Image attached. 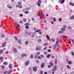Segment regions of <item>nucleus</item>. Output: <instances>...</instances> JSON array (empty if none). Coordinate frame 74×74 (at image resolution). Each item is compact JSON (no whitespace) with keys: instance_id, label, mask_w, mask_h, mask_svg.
Listing matches in <instances>:
<instances>
[{"instance_id":"obj_23","label":"nucleus","mask_w":74,"mask_h":74,"mask_svg":"<svg viewBox=\"0 0 74 74\" xmlns=\"http://www.w3.org/2000/svg\"><path fill=\"white\" fill-rule=\"evenodd\" d=\"M33 58H34V56L32 54H31L30 56V58L31 59H33Z\"/></svg>"},{"instance_id":"obj_25","label":"nucleus","mask_w":74,"mask_h":74,"mask_svg":"<svg viewBox=\"0 0 74 74\" xmlns=\"http://www.w3.org/2000/svg\"><path fill=\"white\" fill-rule=\"evenodd\" d=\"M28 41H26L25 42V45H27L28 44Z\"/></svg>"},{"instance_id":"obj_43","label":"nucleus","mask_w":74,"mask_h":74,"mask_svg":"<svg viewBox=\"0 0 74 74\" xmlns=\"http://www.w3.org/2000/svg\"><path fill=\"white\" fill-rule=\"evenodd\" d=\"M2 59H3V57H0V60H2Z\"/></svg>"},{"instance_id":"obj_57","label":"nucleus","mask_w":74,"mask_h":74,"mask_svg":"<svg viewBox=\"0 0 74 74\" xmlns=\"http://www.w3.org/2000/svg\"><path fill=\"white\" fill-rule=\"evenodd\" d=\"M48 68L50 69L51 68V65H48Z\"/></svg>"},{"instance_id":"obj_28","label":"nucleus","mask_w":74,"mask_h":74,"mask_svg":"<svg viewBox=\"0 0 74 74\" xmlns=\"http://www.w3.org/2000/svg\"><path fill=\"white\" fill-rule=\"evenodd\" d=\"M25 29H29V27L28 26H26L25 27Z\"/></svg>"},{"instance_id":"obj_9","label":"nucleus","mask_w":74,"mask_h":74,"mask_svg":"<svg viewBox=\"0 0 74 74\" xmlns=\"http://www.w3.org/2000/svg\"><path fill=\"white\" fill-rule=\"evenodd\" d=\"M6 45V42H4L2 45V47H4Z\"/></svg>"},{"instance_id":"obj_59","label":"nucleus","mask_w":74,"mask_h":74,"mask_svg":"<svg viewBox=\"0 0 74 74\" xmlns=\"http://www.w3.org/2000/svg\"><path fill=\"white\" fill-rule=\"evenodd\" d=\"M4 67H5L3 65L2 66V69H4Z\"/></svg>"},{"instance_id":"obj_49","label":"nucleus","mask_w":74,"mask_h":74,"mask_svg":"<svg viewBox=\"0 0 74 74\" xmlns=\"http://www.w3.org/2000/svg\"><path fill=\"white\" fill-rule=\"evenodd\" d=\"M25 14H28V13H29V11H26L25 12Z\"/></svg>"},{"instance_id":"obj_29","label":"nucleus","mask_w":74,"mask_h":74,"mask_svg":"<svg viewBox=\"0 0 74 74\" xmlns=\"http://www.w3.org/2000/svg\"><path fill=\"white\" fill-rule=\"evenodd\" d=\"M67 29H68L69 30H71V26H69L68 27Z\"/></svg>"},{"instance_id":"obj_31","label":"nucleus","mask_w":74,"mask_h":74,"mask_svg":"<svg viewBox=\"0 0 74 74\" xmlns=\"http://www.w3.org/2000/svg\"><path fill=\"white\" fill-rule=\"evenodd\" d=\"M64 1H65L64 0H62L61 1V4H63V3H64Z\"/></svg>"},{"instance_id":"obj_47","label":"nucleus","mask_w":74,"mask_h":74,"mask_svg":"<svg viewBox=\"0 0 74 74\" xmlns=\"http://www.w3.org/2000/svg\"><path fill=\"white\" fill-rule=\"evenodd\" d=\"M47 51L48 52H51V49H48V50Z\"/></svg>"},{"instance_id":"obj_63","label":"nucleus","mask_w":74,"mask_h":74,"mask_svg":"<svg viewBox=\"0 0 74 74\" xmlns=\"http://www.w3.org/2000/svg\"><path fill=\"white\" fill-rule=\"evenodd\" d=\"M51 23L52 24H54V23H53V21H51Z\"/></svg>"},{"instance_id":"obj_44","label":"nucleus","mask_w":74,"mask_h":74,"mask_svg":"<svg viewBox=\"0 0 74 74\" xmlns=\"http://www.w3.org/2000/svg\"><path fill=\"white\" fill-rule=\"evenodd\" d=\"M40 56L41 57V58H44V56L42 55H40Z\"/></svg>"},{"instance_id":"obj_53","label":"nucleus","mask_w":74,"mask_h":74,"mask_svg":"<svg viewBox=\"0 0 74 74\" xmlns=\"http://www.w3.org/2000/svg\"><path fill=\"white\" fill-rule=\"evenodd\" d=\"M51 40H52V41L53 42H55V40L52 39Z\"/></svg>"},{"instance_id":"obj_50","label":"nucleus","mask_w":74,"mask_h":74,"mask_svg":"<svg viewBox=\"0 0 74 74\" xmlns=\"http://www.w3.org/2000/svg\"><path fill=\"white\" fill-rule=\"evenodd\" d=\"M7 71H5L4 72H3V73L4 74H7Z\"/></svg>"},{"instance_id":"obj_52","label":"nucleus","mask_w":74,"mask_h":74,"mask_svg":"<svg viewBox=\"0 0 74 74\" xmlns=\"http://www.w3.org/2000/svg\"><path fill=\"white\" fill-rule=\"evenodd\" d=\"M56 46L54 45L53 47V48L54 49H55V48H56Z\"/></svg>"},{"instance_id":"obj_36","label":"nucleus","mask_w":74,"mask_h":74,"mask_svg":"<svg viewBox=\"0 0 74 74\" xmlns=\"http://www.w3.org/2000/svg\"><path fill=\"white\" fill-rule=\"evenodd\" d=\"M68 64H72V63H71V61H69L68 62Z\"/></svg>"},{"instance_id":"obj_5","label":"nucleus","mask_w":74,"mask_h":74,"mask_svg":"<svg viewBox=\"0 0 74 74\" xmlns=\"http://www.w3.org/2000/svg\"><path fill=\"white\" fill-rule=\"evenodd\" d=\"M40 67L41 68H43V67H45V64L44 63H42L40 65Z\"/></svg>"},{"instance_id":"obj_30","label":"nucleus","mask_w":74,"mask_h":74,"mask_svg":"<svg viewBox=\"0 0 74 74\" xmlns=\"http://www.w3.org/2000/svg\"><path fill=\"white\" fill-rule=\"evenodd\" d=\"M23 21L24 22H26V21H27V20H26V18H24L23 20Z\"/></svg>"},{"instance_id":"obj_2","label":"nucleus","mask_w":74,"mask_h":74,"mask_svg":"<svg viewBox=\"0 0 74 74\" xmlns=\"http://www.w3.org/2000/svg\"><path fill=\"white\" fill-rule=\"evenodd\" d=\"M33 70L34 72L37 71V67L36 66H34L33 68Z\"/></svg>"},{"instance_id":"obj_33","label":"nucleus","mask_w":74,"mask_h":74,"mask_svg":"<svg viewBox=\"0 0 74 74\" xmlns=\"http://www.w3.org/2000/svg\"><path fill=\"white\" fill-rule=\"evenodd\" d=\"M8 8H10V9H12V7H11L10 5H8Z\"/></svg>"},{"instance_id":"obj_6","label":"nucleus","mask_w":74,"mask_h":74,"mask_svg":"<svg viewBox=\"0 0 74 74\" xmlns=\"http://www.w3.org/2000/svg\"><path fill=\"white\" fill-rule=\"evenodd\" d=\"M60 42V41L59 39H57V41L56 42V45H58V44H59Z\"/></svg>"},{"instance_id":"obj_18","label":"nucleus","mask_w":74,"mask_h":74,"mask_svg":"<svg viewBox=\"0 0 74 74\" xmlns=\"http://www.w3.org/2000/svg\"><path fill=\"white\" fill-rule=\"evenodd\" d=\"M37 3H39V4H41V0H38Z\"/></svg>"},{"instance_id":"obj_35","label":"nucleus","mask_w":74,"mask_h":74,"mask_svg":"<svg viewBox=\"0 0 74 74\" xmlns=\"http://www.w3.org/2000/svg\"><path fill=\"white\" fill-rule=\"evenodd\" d=\"M18 43L19 44H21V41L20 40H18Z\"/></svg>"},{"instance_id":"obj_58","label":"nucleus","mask_w":74,"mask_h":74,"mask_svg":"<svg viewBox=\"0 0 74 74\" xmlns=\"http://www.w3.org/2000/svg\"><path fill=\"white\" fill-rule=\"evenodd\" d=\"M20 23H23V21H20Z\"/></svg>"},{"instance_id":"obj_62","label":"nucleus","mask_w":74,"mask_h":74,"mask_svg":"<svg viewBox=\"0 0 74 74\" xmlns=\"http://www.w3.org/2000/svg\"><path fill=\"white\" fill-rule=\"evenodd\" d=\"M40 74H43V72H42V71H40Z\"/></svg>"},{"instance_id":"obj_32","label":"nucleus","mask_w":74,"mask_h":74,"mask_svg":"<svg viewBox=\"0 0 74 74\" xmlns=\"http://www.w3.org/2000/svg\"><path fill=\"white\" fill-rule=\"evenodd\" d=\"M3 53V50L2 49H1L0 51V54H1V53Z\"/></svg>"},{"instance_id":"obj_24","label":"nucleus","mask_w":74,"mask_h":74,"mask_svg":"<svg viewBox=\"0 0 74 74\" xmlns=\"http://www.w3.org/2000/svg\"><path fill=\"white\" fill-rule=\"evenodd\" d=\"M66 66H67V68H68V69H70L71 68L69 65H67Z\"/></svg>"},{"instance_id":"obj_3","label":"nucleus","mask_w":74,"mask_h":74,"mask_svg":"<svg viewBox=\"0 0 74 74\" xmlns=\"http://www.w3.org/2000/svg\"><path fill=\"white\" fill-rule=\"evenodd\" d=\"M13 50L14 53H17V52H18V51H17V49H16V48H13Z\"/></svg>"},{"instance_id":"obj_15","label":"nucleus","mask_w":74,"mask_h":74,"mask_svg":"<svg viewBox=\"0 0 74 74\" xmlns=\"http://www.w3.org/2000/svg\"><path fill=\"white\" fill-rule=\"evenodd\" d=\"M37 41L38 42H41L42 41V40L40 39H38L37 40Z\"/></svg>"},{"instance_id":"obj_38","label":"nucleus","mask_w":74,"mask_h":74,"mask_svg":"<svg viewBox=\"0 0 74 74\" xmlns=\"http://www.w3.org/2000/svg\"><path fill=\"white\" fill-rule=\"evenodd\" d=\"M63 27L64 28V29H66V28L67 27V26H66V25L63 26Z\"/></svg>"},{"instance_id":"obj_26","label":"nucleus","mask_w":74,"mask_h":74,"mask_svg":"<svg viewBox=\"0 0 74 74\" xmlns=\"http://www.w3.org/2000/svg\"><path fill=\"white\" fill-rule=\"evenodd\" d=\"M49 64L50 65H51V67L53 66V63H52V62H50L49 63Z\"/></svg>"},{"instance_id":"obj_39","label":"nucleus","mask_w":74,"mask_h":74,"mask_svg":"<svg viewBox=\"0 0 74 74\" xmlns=\"http://www.w3.org/2000/svg\"><path fill=\"white\" fill-rule=\"evenodd\" d=\"M14 38H15L16 40V41H18V38L17 37H14Z\"/></svg>"},{"instance_id":"obj_54","label":"nucleus","mask_w":74,"mask_h":74,"mask_svg":"<svg viewBox=\"0 0 74 74\" xmlns=\"http://www.w3.org/2000/svg\"><path fill=\"white\" fill-rule=\"evenodd\" d=\"M34 58H35V59H37V56H35Z\"/></svg>"},{"instance_id":"obj_46","label":"nucleus","mask_w":74,"mask_h":74,"mask_svg":"<svg viewBox=\"0 0 74 74\" xmlns=\"http://www.w3.org/2000/svg\"><path fill=\"white\" fill-rule=\"evenodd\" d=\"M2 37L3 38H4V37H5V35L4 34L2 35Z\"/></svg>"},{"instance_id":"obj_41","label":"nucleus","mask_w":74,"mask_h":74,"mask_svg":"<svg viewBox=\"0 0 74 74\" xmlns=\"http://www.w3.org/2000/svg\"><path fill=\"white\" fill-rule=\"evenodd\" d=\"M37 4L38 6H39V7H40V6H41V5H40V4L39 3H37Z\"/></svg>"},{"instance_id":"obj_14","label":"nucleus","mask_w":74,"mask_h":74,"mask_svg":"<svg viewBox=\"0 0 74 74\" xmlns=\"http://www.w3.org/2000/svg\"><path fill=\"white\" fill-rule=\"evenodd\" d=\"M61 30L62 32H65V31H66V29L63 28H61Z\"/></svg>"},{"instance_id":"obj_64","label":"nucleus","mask_w":74,"mask_h":74,"mask_svg":"<svg viewBox=\"0 0 74 74\" xmlns=\"http://www.w3.org/2000/svg\"><path fill=\"white\" fill-rule=\"evenodd\" d=\"M74 72H72L71 73V74H74Z\"/></svg>"},{"instance_id":"obj_37","label":"nucleus","mask_w":74,"mask_h":74,"mask_svg":"<svg viewBox=\"0 0 74 74\" xmlns=\"http://www.w3.org/2000/svg\"><path fill=\"white\" fill-rule=\"evenodd\" d=\"M29 9H30V8H26L25 10L27 11V10H29Z\"/></svg>"},{"instance_id":"obj_19","label":"nucleus","mask_w":74,"mask_h":74,"mask_svg":"<svg viewBox=\"0 0 74 74\" xmlns=\"http://www.w3.org/2000/svg\"><path fill=\"white\" fill-rule=\"evenodd\" d=\"M58 33L59 34H62L63 33V32L62 31H59L58 32Z\"/></svg>"},{"instance_id":"obj_61","label":"nucleus","mask_w":74,"mask_h":74,"mask_svg":"<svg viewBox=\"0 0 74 74\" xmlns=\"http://www.w3.org/2000/svg\"><path fill=\"white\" fill-rule=\"evenodd\" d=\"M8 53H9V52L8 51H6V52H5V53L6 54H7Z\"/></svg>"},{"instance_id":"obj_27","label":"nucleus","mask_w":74,"mask_h":74,"mask_svg":"<svg viewBox=\"0 0 74 74\" xmlns=\"http://www.w3.org/2000/svg\"><path fill=\"white\" fill-rule=\"evenodd\" d=\"M57 61V59H56L55 61V63L56 64H57L58 63V62Z\"/></svg>"},{"instance_id":"obj_40","label":"nucleus","mask_w":74,"mask_h":74,"mask_svg":"<svg viewBox=\"0 0 74 74\" xmlns=\"http://www.w3.org/2000/svg\"><path fill=\"white\" fill-rule=\"evenodd\" d=\"M53 21L54 22H56V18H53Z\"/></svg>"},{"instance_id":"obj_13","label":"nucleus","mask_w":74,"mask_h":74,"mask_svg":"<svg viewBox=\"0 0 74 74\" xmlns=\"http://www.w3.org/2000/svg\"><path fill=\"white\" fill-rule=\"evenodd\" d=\"M46 37L47 39L48 40H49V41H50V38L49 37V36H48L47 35H46Z\"/></svg>"},{"instance_id":"obj_48","label":"nucleus","mask_w":74,"mask_h":74,"mask_svg":"<svg viewBox=\"0 0 74 74\" xmlns=\"http://www.w3.org/2000/svg\"><path fill=\"white\" fill-rule=\"evenodd\" d=\"M59 21H60V22H61V21H62V18H60L59 19Z\"/></svg>"},{"instance_id":"obj_12","label":"nucleus","mask_w":74,"mask_h":74,"mask_svg":"<svg viewBox=\"0 0 74 74\" xmlns=\"http://www.w3.org/2000/svg\"><path fill=\"white\" fill-rule=\"evenodd\" d=\"M16 7H17V8L19 7V8L20 9H21L22 8V5H21L19 6L18 5H16Z\"/></svg>"},{"instance_id":"obj_56","label":"nucleus","mask_w":74,"mask_h":74,"mask_svg":"<svg viewBox=\"0 0 74 74\" xmlns=\"http://www.w3.org/2000/svg\"><path fill=\"white\" fill-rule=\"evenodd\" d=\"M18 5H21V3L20 2H18Z\"/></svg>"},{"instance_id":"obj_7","label":"nucleus","mask_w":74,"mask_h":74,"mask_svg":"<svg viewBox=\"0 0 74 74\" xmlns=\"http://www.w3.org/2000/svg\"><path fill=\"white\" fill-rule=\"evenodd\" d=\"M69 4L71 6H74V3L71 2H70L69 3Z\"/></svg>"},{"instance_id":"obj_17","label":"nucleus","mask_w":74,"mask_h":74,"mask_svg":"<svg viewBox=\"0 0 74 74\" xmlns=\"http://www.w3.org/2000/svg\"><path fill=\"white\" fill-rule=\"evenodd\" d=\"M9 69H12V64H10L9 66Z\"/></svg>"},{"instance_id":"obj_60","label":"nucleus","mask_w":74,"mask_h":74,"mask_svg":"<svg viewBox=\"0 0 74 74\" xmlns=\"http://www.w3.org/2000/svg\"><path fill=\"white\" fill-rule=\"evenodd\" d=\"M31 19L32 21H34V18H31Z\"/></svg>"},{"instance_id":"obj_51","label":"nucleus","mask_w":74,"mask_h":74,"mask_svg":"<svg viewBox=\"0 0 74 74\" xmlns=\"http://www.w3.org/2000/svg\"><path fill=\"white\" fill-rule=\"evenodd\" d=\"M71 41H72V42H73V44H74V41L73 39H71Z\"/></svg>"},{"instance_id":"obj_8","label":"nucleus","mask_w":74,"mask_h":74,"mask_svg":"<svg viewBox=\"0 0 74 74\" xmlns=\"http://www.w3.org/2000/svg\"><path fill=\"white\" fill-rule=\"evenodd\" d=\"M69 19L71 20H73V19H74V15H73V16H71Z\"/></svg>"},{"instance_id":"obj_42","label":"nucleus","mask_w":74,"mask_h":74,"mask_svg":"<svg viewBox=\"0 0 74 74\" xmlns=\"http://www.w3.org/2000/svg\"><path fill=\"white\" fill-rule=\"evenodd\" d=\"M62 38H67V36H63L62 37Z\"/></svg>"},{"instance_id":"obj_34","label":"nucleus","mask_w":74,"mask_h":74,"mask_svg":"<svg viewBox=\"0 0 74 74\" xmlns=\"http://www.w3.org/2000/svg\"><path fill=\"white\" fill-rule=\"evenodd\" d=\"M37 55H40V52H38L36 53Z\"/></svg>"},{"instance_id":"obj_11","label":"nucleus","mask_w":74,"mask_h":74,"mask_svg":"<svg viewBox=\"0 0 74 74\" xmlns=\"http://www.w3.org/2000/svg\"><path fill=\"white\" fill-rule=\"evenodd\" d=\"M24 56H27V54H23L21 55V58H23Z\"/></svg>"},{"instance_id":"obj_21","label":"nucleus","mask_w":74,"mask_h":74,"mask_svg":"<svg viewBox=\"0 0 74 74\" xmlns=\"http://www.w3.org/2000/svg\"><path fill=\"white\" fill-rule=\"evenodd\" d=\"M51 55L50 54H48L47 56V58H50Z\"/></svg>"},{"instance_id":"obj_4","label":"nucleus","mask_w":74,"mask_h":74,"mask_svg":"<svg viewBox=\"0 0 74 74\" xmlns=\"http://www.w3.org/2000/svg\"><path fill=\"white\" fill-rule=\"evenodd\" d=\"M29 61H27V62H25V66H28L29 64Z\"/></svg>"},{"instance_id":"obj_22","label":"nucleus","mask_w":74,"mask_h":74,"mask_svg":"<svg viewBox=\"0 0 74 74\" xmlns=\"http://www.w3.org/2000/svg\"><path fill=\"white\" fill-rule=\"evenodd\" d=\"M3 64L7 65V64H8V63L7 62H3Z\"/></svg>"},{"instance_id":"obj_10","label":"nucleus","mask_w":74,"mask_h":74,"mask_svg":"<svg viewBox=\"0 0 74 74\" xmlns=\"http://www.w3.org/2000/svg\"><path fill=\"white\" fill-rule=\"evenodd\" d=\"M41 47H39L36 48V50H37V51H39V50L41 49Z\"/></svg>"},{"instance_id":"obj_20","label":"nucleus","mask_w":74,"mask_h":74,"mask_svg":"<svg viewBox=\"0 0 74 74\" xmlns=\"http://www.w3.org/2000/svg\"><path fill=\"white\" fill-rule=\"evenodd\" d=\"M47 45H48V44L47 43L43 44V46H44V47H46V46H47Z\"/></svg>"},{"instance_id":"obj_45","label":"nucleus","mask_w":74,"mask_h":74,"mask_svg":"<svg viewBox=\"0 0 74 74\" xmlns=\"http://www.w3.org/2000/svg\"><path fill=\"white\" fill-rule=\"evenodd\" d=\"M38 58L39 59H42V58H41V57L40 56H38Z\"/></svg>"},{"instance_id":"obj_16","label":"nucleus","mask_w":74,"mask_h":74,"mask_svg":"<svg viewBox=\"0 0 74 74\" xmlns=\"http://www.w3.org/2000/svg\"><path fill=\"white\" fill-rule=\"evenodd\" d=\"M12 72V70H10L8 71V74H11V73Z\"/></svg>"},{"instance_id":"obj_1","label":"nucleus","mask_w":74,"mask_h":74,"mask_svg":"<svg viewBox=\"0 0 74 74\" xmlns=\"http://www.w3.org/2000/svg\"><path fill=\"white\" fill-rule=\"evenodd\" d=\"M57 70V66H55L52 69V71H56Z\"/></svg>"},{"instance_id":"obj_55","label":"nucleus","mask_w":74,"mask_h":74,"mask_svg":"<svg viewBox=\"0 0 74 74\" xmlns=\"http://www.w3.org/2000/svg\"><path fill=\"white\" fill-rule=\"evenodd\" d=\"M41 30H37L36 31V32H40V31Z\"/></svg>"}]
</instances>
